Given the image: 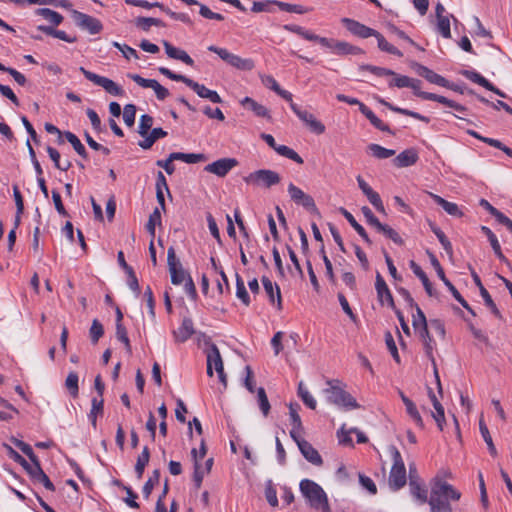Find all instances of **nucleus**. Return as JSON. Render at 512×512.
Instances as JSON below:
<instances>
[{"label":"nucleus","mask_w":512,"mask_h":512,"mask_svg":"<svg viewBox=\"0 0 512 512\" xmlns=\"http://www.w3.org/2000/svg\"><path fill=\"white\" fill-rule=\"evenodd\" d=\"M283 29L295 33L305 40L319 42L322 46L327 47L336 55H359L364 53L361 48L353 46L348 42L321 37L299 25L286 24L283 26Z\"/></svg>","instance_id":"nucleus-1"},{"label":"nucleus","mask_w":512,"mask_h":512,"mask_svg":"<svg viewBox=\"0 0 512 512\" xmlns=\"http://www.w3.org/2000/svg\"><path fill=\"white\" fill-rule=\"evenodd\" d=\"M461 492L448 482L436 477L431 488L428 504L430 512H452L449 501H458Z\"/></svg>","instance_id":"nucleus-2"},{"label":"nucleus","mask_w":512,"mask_h":512,"mask_svg":"<svg viewBox=\"0 0 512 512\" xmlns=\"http://www.w3.org/2000/svg\"><path fill=\"white\" fill-rule=\"evenodd\" d=\"M327 388L323 390L327 402L345 409H357L359 404L356 399L342 387V382L338 379H329L326 381Z\"/></svg>","instance_id":"nucleus-3"},{"label":"nucleus","mask_w":512,"mask_h":512,"mask_svg":"<svg viewBox=\"0 0 512 512\" xmlns=\"http://www.w3.org/2000/svg\"><path fill=\"white\" fill-rule=\"evenodd\" d=\"M299 487L312 508L322 512H331L327 495L319 484L310 479H303Z\"/></svg>","instance_id":"nucleus-4"},{"label":"nucleus","mask_w":512,"mask_h":512,"mask_svg":"<svg viewBox=\"0 0 512 512\" xmlns=\"http://www.w3.org/2000/svg\"><path fill=\"white\" fill-rule=\"evenodd\" d=\"M158 71L162 75L166 76L167 78H169L173 81H178V82H182V83L186 84L201 98L208 99L212 103H221L222 102L220 95L216 91L206 88L203 84H199L198 82H196L184 75L176 74L166 67H159Z\"/></svg>","instance_id":"nucleus-5"},{"label":"nucleus","mask_w":512,"mask_h":512,"mask_svg":"<svg viewBox=\"0 0 512 512\" xmlns=\"http://www.w3.org/2000/svg\"><path fill=\"white\" fill-rule=\"evenodd\" d=\"M407 482L406 468L400 452L397 449L393 451V465L389 475V485L393 490H399Z\"/></svg>","instance_id":"nucleus-6"},{"label":"nucleus","mask_w":512,"mask_h":512,"mask_svg":"<svg viewBox=\"0 0 512 512\" xmlns=\"http://www.w3.org/2000/svg\"><path fill=\"white\" fill-rule=\"evenodd\" d=\"M280 180V175L277 172L269 169H260L244 177V181L247 184L262 186L265 188H270L274 185H277L280 183Z\"/></svg>","instance_id":"nucleus-7"},{"label":"nucleus","mask_w":512,"mask_h":512,"mask_svg":"<svg viewBox=\"0 0 512 512\" xmlns=\"http://www.w3.org/2000/svg\"><path fill=\"white\" fill-rule=\"evenodd\" d=\"M167 264L171 275V282L174 285H180L191 277L182 267L181 262L177 259L175 249L173 246L169 247L167 251Z\"/></svg>","instance_id":"nucleus-8"},{"label":"nucleus","mask_w":512,"mask_h":512,"mask_svg":"<svg viewBox=\"0 0 512 512\" xmlns=\"http://www.w3.org/2000/svg\"><path fill=\"white\" fill-rule=\"evenodd\" d=\"M79 70L86 79L98 86L103 87L107 93L113 96H122L124 94L123 88L116 84L113 80L88 71L84 67H80Z\"/></svg>","instance_id":"nucleus-9"},{"label":"nucleus","mask_w":512,"mask_h":512,"mask_svg":"<svg viewBox=\"0 0 512 512\" xmlns=\"http://www.w3.org/2000/svg\"><path fill=\"white\" fill-rule=\"evenodd\" d=\"M288 194L293 202L297 205L303 206L306 210L311 213L319 214L318 208L316 207L315 201L312 196L306 194L299 187L290 183L288 185Z\"/></svg>","instance_id":"nucleus-10"},{"label":"nucleus","mask_w":512,"mask_h":512,"mask_svg":"<svg viewBox=\"0 0 512 512\" xmlns=\"http://www.w3.org/2000/svg\"><path fill=\"white\" fill-rule=\"evenodd\" d=\"M72 16L79 28L87 30L92 35L100 33L103 29L101 21L88 14L73 10Z\"/></svg>","instance_id":"nucleus-11"},{"label":"nucleus","mask_w":512,"mask_h":512,"mask_svg":"<svg viewBox=\"0 0 512 512\" xmlns=\"http://www.w3.org/2000/svg\"><path fill=\"white\" fill-rule=\"evenodd\" d=\"M237 165L238 161L235 158H221L206 165L204 170L218 177H225Z\"/></svg>","instance_id":"nucleus-12"},{"label":"nucleus","mask_w":512,"mask_h":512,"mask_svg":"<svg viewBox=\"0 0 512 512\" xmlns=\"http://www.w3.org/2000/svg\"><path fill=\"white\" fill-rule=\"evenodd\" d=\"M209 344V349L206 351V358H207V375L209 377L213 376V368L216 372H222L224 369L223 360L220 354V351L218 347L211 343L210 341L207 342Z\"/></svg>","instance_id":"nucleus-13"},{"label":"nucleus","mask_w":512,"mask_h":512,"mask_svg":"<svg viewBox=\"0 0 512 512\" xmlns=\"http://www.w3.org/2000/svg\"><path fill=\"white\" fill-rule=\"evenodd\" d=\"M293 440L296 442L300 452L308 462L316 466L322 465V457L320 456L319 452L308 441L302 439L300 435Z\"/></svg>","instance_id":"nucleus-14"},{"label":"nucleus","mask_w":512,"mask_h":512,"mask_svg":"<svg viewBox=\"0 0 512 512\" xmlns=\"http://www.w3.org/2000/svg\"><path fill=\"white\" fill-rule=\"evenodd\" d=\"M341 22L344 24L346 29L353 35L366 39L376 35V30L350 18H342Z\"/></svg>","instance_id":"nucleus-15"},{"label":"nucleus","mask_w":512,"mask_h":512,"mask_svg":"<svg viewBox=\"0 0 512 512\" xmlns=\"http://www.w3.org/2000/svg\"><path fill=\"white\" fill-rule=\"evenodd\" d=\"M357 182L359 188L361 189L363 194L368 198L369 202L375 207V209L378 212L385 214V207L383 205L380 195L376 191H374L361 176H357Z\"/></svg>","instance_id":"nucleus-16"},{"label":"nucleus","mask_w":512,"mask_h":512,"mask_svg":"<svg viewBox=\"0 0 512 512\" xmlns=\"http://www.w3.org/2000/svg\"><path fill=\"white\" fill-rule=\"evenodd\" d=\"M375 289L377 292V297H378L379 302L382 305L386 303L389 307L395 309L393 296H392L384 278L381 276V274L379 272H377V274H376Z\"/></svg>","instance_id":"nucleus-17"},{"label":"nucleus","mask_w":512,"mask_h":512,"mask_svg":"<svg viewBox=\"0 0 512 512\" xmlns=\"http://www.w3.org/2000/svg\"><path fill=\"white\" fill-rule=\"evenodd\" d=\"M428 255H429V258H430V262H431V265L434 267V269L436 270V273L438 275V277L443 281V283L445 284V286L449 289V291L452 293L453 297L457 300V301H461L462 300V296L461 294L459 293V291L455 288V286L450 282V280L445 276V273H444V270L440 264V262L438 261V259L436 258V256L431 253V252H428Z\"/></svg>","instance_id":"nucleus-18"},{"label":"nucleus","mask_w":512,"mask_h":512,"mask_svg":"<svg viewBox=\"0 0 512 512\" xmlns=\"http://www.w3.org/2000/svg\"><path fill=\"white\" fill-rule=\"evenodd\" d=\"M416 72L427 81L432 84L439 85L441 87H450V83L443 76L435 73L431 69L421 64H416Z\"/></svg>","instance_id":"nucleus-19"},{"label":"nucleus","mask_w":512,"mask_h":512,"mask_svg":"<svg viewBox=\"0 0 512 512\" xmlns=\"http://www.w3.org/2000/svg\"><path fill=\"white\" fill-rule=\"evenodd\" d=\"M399 395L401 397L402 402L405 405L406 413L409 415L411 420L419 427L420 429H424V421L415 405V403L409 399L402 391H399Z\"/></svg>","instance_id":"nucleus-20"},{"label":"nucleus","mask_w":512,"mask_h":512,"mask_svg":"<svg viewBox=\"0 0 512 512\" xmlns=\"http://www.w3.org/2000/svg\"><path fill=\"white\" fill-rule=\"evenodd\" d=\"M165 52L169 58L182 61L188 66H194V60L188 55V53L182 49L174 47L168 41H163Z\"/></svg>","instance_id":"nucleus-21"},{"label":"nucleus","mask_w":512,"mask_h":512,"mask_svg":"<svg viewBox=\"0 0 512 512\" xmlns=\"http://www.w3.org/2000/svg\"><path fill=\"white\" fill-rule=\"evenodd\" d=\"M195 333L193 321L191 318L185 317L182 320L181 326L173 331V336L176 342L183 343L187 341Z\"/></svg>","instance_id":"nucleus-22"},{"label":"nucleus","mask_w":512,"mask_h":512,"mask_svg":"<svg viewBox=\"0 0 512 512\" xmlns=\"http://www.w3.org/2000/svg\"><path fill=\"white\" fill-rule=\"evenodd\" d=\"M300 406L299 404L290 403L289 404V416L292 424V429L290 430V437L292 439H296L297 436L303 431V424L301 417L298 413Z\"/></svg>","instance_id":"nucleus-23"},{"label":"nucleus","mask_w":512,"mask_h":512,"mask_svg":"<svg viewBox=\"0 0 512 512\" xmlns=\"http://www.w3.org/2000/svg\"><path fill=\"white\" fill-rule=\"evenodd\" d=\"M262 284L264 287L265 292L267 293L269 300L272 304L275 303V298L277 299V308L280 310L282 309V297H281V291L277 284H274L268 277L263 276Z\"/></svg>","instance_id":"nucleus-24"},{"label":"nucleus","mask_w":512,"mask_h":512,"mask_svg":"<svg viewBox=\"0 0 512 512\" xmlns=\"http://www.w3.org/2000/svg\"><path fill=\"white\" fill-rule=\"evenodd\" d=\"M418 159L419 156L417 151L413 148H410L399 153L394 159V164L399 168L409 167L414 165Z\"/></svg>","instance_id":"nucleus-25"},{"label":"nucleus","mask_w":512,"mask_h":512,"mask_svg":"<svg viewBox=\"0 0 512 512\" xmlns=\"http://www.w3.org/2000/svg\"><path fill=\"white\" fill-rule=\"evenodd\" d=\"M378 102L380 104L384 105L385 107H387L388 109H390L393 112H396V113H399V114H402V115H405V116H409V117L415 118V119L420 120V121L425 122V123H429V121H430V119L428 117H426L424 115H421L418 112H414L412 110H408V109H404V108H400V107L394 106L393 104L387 102L384 99H378Z\"/></svg>","instance_id":"nucleus-26"},{"label":"nucleus","mask_w":512,"mask_h":512,"mask_svg":"<svg viewBox=\"0 0 512 512\" xmlns=\"http://www.w3.org/2000/svg\"><path fill=\"white\" fill-rule=\"evenodd\" d=\"M241 105L244 108L252 111L258 117L270 118L269 110L265 106L259 104L258 102H256L254 99H252L250 97H245L241 101Z\"/></svg>","instance_id":"nucleus-27"},{"label":"nucleus","mask_w":512,"mask_h":512,"mask_svg":"<svg viewBox=\"0 0 512 512\" xmlns=\"http://www.w3.org/2000/svg\"><path fill=\"white\" fill-rule=\"evenodd\" d=\"M409 489L411 495L419 501L420 504L428 503L427 490L421 485L420 481L411 479L409 481Z\"/></svg>","instance_id":"nucleus-28"},{"label":"nucleus","mask_w":512,"mask_h":512,"mask_svg":"<svg viewBox=\"0 0 512 512\" xmlns=\"http://www.w3.org/2000/svg\"><path fill=\"white\" fill-rule=\"evenodd\" d=\"M341 214L345 217V219L349 222V224L355 229V231L362 237V239L368 244L371 245L372 241L366 233L365 229L356 221L354 216L347 211L345 208H340Z\"/></svg>","instance_id":"nucleus-29"},{"label":"nucleus","mask_w":512,"mask_h":512,"mask_svg":"<svg viewBox=\"0 0 512 512\" xmlns=\"http://www.w3.org/2000/svg\"><path fill=\"white\" fill-rule=\"evenodd\" d=\"M410 268L412 269L413 273L421 280L427 294L429 296H433L434 291L432 284L422 268L413 260L410 261Z\"/></svg>","instance_id":"nucleus-30"},{"label":"nucleus","mask_w":512,"mask_h":512,"mask_svg":"<svg viewBox=\"0 0 512 512\" xmlns=\"http://www.w3.org/2000/svg\"><path fill=\"white\" fill-rule=\"evenodd\" d=\"M429 195L449 215H452V216H461L462 215L457 204L449 202V201L445 200L444 198L440 197L439 195H436L431 192L429 193Z\"/></svg>","instance_id":"nucleus-31"},{"label":"nucleus","mask_w":512,"mask_h":512,"mask_svg":"<svg viewBox=\"0 0 512 512\" xmlns=\"http://www.w3.org/2000/svg\"><path fill=\"white\" fill-rule=\"evenodd\" d=\"M228 64L236 69L243 71H250L255 67L254 61L252 59L242 58L233 53Z\"/></svg>","instance_id":"nucleus-32"},{"label":"nucleus","mask_w":512,"mask_h":512,"mask_svg":"<svg viewBox=\"0 0 512 512\" xmlns=\"http://www.w3.org/2000/svg\"><path fill=\"white\" fill-rule=\"evenodd\" d=\"M481 230L487 236V238H488V240L490 242V245H491L495 255L501 261H506V257L503 255V253L501 251V246L499 244V241H498L496 235L493 233V231L490 228L486 227V226H482Z\"/></svg>","instance_id":"nucleus-33"},{"label":"nucleus","mask_w":512,"mask_h":512,"mask_svg":"<svg viewBox=\"0 0 512 512\" xmlns=\"http://www.w3.org/2000/svg\"><path fill=\"white\" fill-rule=\"evenodd\" d=\"M171 158L175 160H181L189 164H194L206 160L205 154L202 153L173 152L171 153Z\"/></svg>","instance_id":"nucleus-34"},{"label":"nucleus","mask_w":512,"mask_h":512,"mask_svg":"<svg viewBox=\"0 0 512 512\" xmlns=\"http://www.w3.org/2000/svg\"><path fill=\"white\" fill-rule=\"evenodd\" d=\"M373 37L376 38L377 43H378V48L381 51L387 52V53L392 54V55H396L398 57H402L403 56L402 52L399 49H397L395 46L390 44L385 39V37L381 33H379L378 31H376V35H374Z\"/></svg>","instance_id":"nucleus-35"},{"label":"nucleus","mask_w":512,"mask_h":512,"mask_svg":"<svg viewBox=\"0 0 512 512\" xmlns=\"http://www.w3.org/2000/svg\"><path fill=\"white\" fill-rule=\"evenodd\" d=\"M91 406L92 407H91V410H90V413H89L88 417H89L93 427L96 428L97 416L103 414V409H104V400H103V398L94 397L92 399V401H91Z\"/></svg>","instance_id":"nucleus-36"},{"label":"nucleus","mask_w":512,"mask_h":512,"mask_svg":"<svg viewBox=\"0 0 512 512\" xmlns=\"http://www.w3.org/2000/svg\"><path fill=\"white\" fill-rule=\"evenodd\" d=\"M429 225H430V228H431L432 232L436 235V237L438 238L439 242L441 243L443 249L446 251V253L449 256H452L453 255L452 244L448 240V238L446 237L444 232L439 227H437L434 223H432V222H430Z\"/></svg>","instance_id":"nucleus-37"},{"label":"nucleus","mask_w":512,"mask_h":512,"mask_svg":"<svg viewBox=\"0 0 512 512\" xmlns=\"http://www.w3.org/2000/svg\"><path fill=\"white\" fill-rule=\"evenodd\" d=\"M36 13L55 26H58L63 21V16L60 13L49 8H39L36 10Z\"/></svg>","instance_id":"nucleus-38"},{"label":"nucleus","mask_w":512,"mask_h":512,"mask_svg":"<svg viewBox=\"0 0 512 512\" xmlns=\"http://www.w3.org/2000/svg\"><path fill=\"white\" fill-rule=\"evenodd\" d=\"M367 149L371 155L377 159H387L395 155V150L387 149L379 144H369Z\"/></svg>","instance_id":"nucleus-39"},{"label":"nucleus","mask_w":512,"mask_h":512,"mask_svg":"<svg viewBox=\"0 0 512 512\" xmlns=\"http://www.w3.org/2000/svg\"><path fill=\"white\" fill-rule=\"evenodd\" d=\"M150 459V451L147 446H145L142 450V453L138 456L136 465H135V472L137 474V478L141 479L144 473V469L146 465L148 464Z\"/></svg>","instance_id":"nucleus-40"},{"label":"nucleus","mask_w":512,"mask_h":512,"mask_svg":"<svg viewBox=\"0 0 512 512\" xmlns=\"http://www.w3.org/2000/svg\"><path fill=\"white\" fill-rule=\"evenodd\" d=\"M479 429H480V433L484 439V441L486 442L487 446H488V449H489V452L490 454L493 456V457H496L497 456V449L493 443V440H492V437L490 435V432L488 430V427L486 426L484 420L481 418L480 421H479Z\"/></svg>","instance_id":"nucleus-41"},{"label":"nucleus","mask_w":512,"mask_h":512,"mask_svg":"<svg viewBox=\"0 0 512 512\" xmlns=\"http://www.w3.org/2000/svg\"><path fill=\"white\" fill-rule=\"evenodd\" d=\"M415 308H416V315H413V321H412L413 327L415 328V330L422 329V332L425 335H427L428 323H427L425 314L417 304H415Z\"/></svg>","instance_id":"nucleus-42"},{"label":"nucleus","mask_w":512,"mask_h":512,"mask_svg":"<svg viewBox=\"0 0 512 512\" xmlns=\"http://www.w3.org/2000/svg\"><path fill=\"white\" fill-rule=\"evenodd\" d=\"M66 140L73 146L74 150L84 159L87 158V152L84 145L79 138L72 132L66 131L64 133Z\"/></svg>","instance_id":"nucleus-43"},{"label":"nucleus","mask_w":512,"mask_h":512,"mask_svg":"<svg viewBox=\"0 0 512 512\" xmlns=\"http://www.w3.org/2000/svg\"><path fill=\"white\" fill-rule=\"evenodd\" d=\"M236 296L245 306L250 305V297L246 290L245 283L239 274H236Z\"/></svg>","instance_id":"nucleus-44"},{"label":"nucleus","mask_w":512,"mask_h":512,"mask_svg":"<svg viewBox=\"0 0 512 512\" xmlns=\"http://www.w3.org/2000/svg\"><path fill=\"white\" fill-rule=\"evenodd\" d=\"M463 75L470 81L477 83L487 90L493 88V84L491 82H489L485 77L475 71L466 70L463 72Z\"/></svg>","instance_id":"nucleus-45"},{"label":"nucleus","mask_w":512,"mask_h":512,"mask_svg":"<svg viewBox=\"0 0 512 512\" xmlns=\"http://www.w3.org/2000/svg\"><path fill=\"white\" fill-rule=\"evenodd\" d=\"M136 26L141 28L144 31H148L151 26H159L164 27L165 24L162 20L158 18H152V17H138L136 19Z\"/></svg>","instance_id":"nucleus-46"},{"label":"nucleus","mask_w":512,"mask_h":512,"mask_svg":"<svg viewBox=\"0 0 512 512\" xmlns=\"http://www.w3.org/2000/svg\"><path fill=\"white\" fill-rule=\"evenodd\" d=\"M298 396L301 398L303 403L310 409H316L317 403L314 397L309 393V391L304 387L303 382H300L298 385Z\"/></svg>","instance_id":"nucleus-47"},{"label":"nucleus","mask_w":512,"mask_h":512,"mask_svg":"<svg viewBox=\"0 0 512 512\" xmlns=\"http://www.w3.org/2000/svg\"><path fill=\"white\" fill-rule=\"evenodd\" d=\"M79 377L76 372H70L65 380V387L72 397H77L79 393Z\"/></svg>","instance_id":"nucleus-48"},{"label":"nucleus","mask_w":512,"mask_h":512,"mask_svg":"<svg viewBox=\"0 0 512 512\" xmlns=\"http://www.w3.org/2000/svg\"><path fill=\"white\" fill-rule=\"evenodd\" d=\"M276 152L279 155L286 157L290 160H293L298 164H303L304 162L302 157L297 152H295L293 149L286 145H279L276 149Z\"/></svg>","instance_id":"nucleus-49"},{"label":"nucleus","mask_w":512,"mask_h":512,"mask_svg":"<svg viewBox=\"0 0 512 512\" xmlns=\"http://www.w3.org/2000/svg\"><path fill=\"white\" fill-rule=\"evenodd\" d=\"M257 399H258V405L262 412V414L266 417L271 409L266 391L263 387H259L257 389Z\"/></svg>","instance_id":"nucleus-50"},{"label":"nucleus","mask_w":512,"mask_h":512,"mask_svg":"<svg viewBox=\"0 0 512 512\" xmlns=\"http://www.w3.org/2000/svg\"><path fill=\"white\" fill-rule=\"evenodd\" d=\"M160 480V471L158 469H155L152 473V475L149 477V479L145 482L143 486V495L146 499L149 498L153 488L155 485L159 483Z\"/></svg>","instance_id":"nucleus-51"},{"label":"nucleus","mask_w":512,"mask_h":512,"mask_svg":"<svg viewBox=\"0 0 512 512\" xmlns=\"http://www.w3.org/2000/svg\"><path fill=\"white\" fill-rule=\"evenodd\" d=\"M191 453H192V456H193V458H194V474H193V480H194V482H195V486H196V488H200V487H201V484H202V481H203L204 472L201 470L200 464H199V462H198V453H197V450L194 448V449H192Z\"/></svg>","instance_id":"nucleus-52"},{"label":"nucleus","mask_w":512,"mask_h":512,"mask_svg":"<svg viewBox=\"0 0 512 512\" xmlns=\"http://www.w3.org/2000/svg\"><path fill=\"white\" fill-rule=\"evenodd\" d=\"M480 206L483 207L485 210H487L492 216L496 218V220L500 224H504L508 217L504 215L502 212H500L498 209H496L494 206H492L487 200L481 199L480 200Z\"/></svg>","instance_id":"nucleus-53"},{"label":"nucleus","mask_w":512,"mask_h":512,"mask_svg":"<svg viewBox=\"0 0 512 512\" xmlns=\"http://www.w3.org/2000/svg\"><path fill=\"white\" fill-rule=\"evenodd\" d=\"M90 338L93 344H96L104 334V328L98 319L92 321V325L89 330Z\"/></svg>","instance_id":"nucleus-54"},{"label":"nucleus","mask_w":512,"mask_h":512,"mask_svg":"<svg viewBox=\"0 0 512 512\" xmlns=\"http://www.w3.org/2000/svg\"><path fill=\"white\" fill-rule=\"evenodd\" d=\"M157 223H161V213L159 208L154 209V211L150 214L149 220L146 224V229L150 233L152 238L155 237V226Z\"/></svg>","instance_id":"nucleus-55"},{"label":"nucleus","mask_w":512,"mask_h":512,"mask_svg":"<svg viewBox=\"0 0 512 512\" xmlns=\"http://www.w3.org/2000/svg\"><path fill=\"white\" fill-rule=\"evenodd\" d=\"M275 5L278 6L280 10L289 13L304 14L308 12L307 8H304L303 6L297 4H290L276 0Z\"/></svg>","instance_id":"nucleus-56"},{"label":"nucleus","mask_w":512,"mask_h":512,"mask_svg":"<svg viewBox=\"0 0 512 512\" xmlns=\"http://www.w3.org/2000/svg\"><path fill=\"white\" fill-rule=\"evenodd\" d=\"M419 332V335L421 337V339L423 340L424 342V347H425V353L426 355L432 360V362L434 363V356H433V350H434V345H433V339L432 337L430 336V333H429V329L427 328V335H425L423 332H422V329H419L417 330Z\"/></svg>","instance_id":"nucleus-57"},{"label":"nucleus","mask_w":512,"mask_h":512,"mask_svg":"<svg viewBox=\"0 0 512 512\" xmlns=\"http://www.w3.org/2000/svg\"><path fill=\"white\" fill-rule=\"evenodd\" d=\"M152 125H153V117L148 115V114L142 115L140 117V122H139V126H138V133L142 137L147 136L148 133H149V130L152 128Z\"/></svg>","instance_id":"nucleus-58"},{"label":"nucleus","mask_w":512,"mask_h":512,"mask_svg":"<svg viewBox=\"0 0 512 512\" xmlns=\"http://www.w3.org/2000/svg\"><path fill=\"white\" fill-rule=\"evenodd\" d=\"M116 337L119 341H121L126 348L128 354L132 353V348L130 344V340L128 338L127 330L123 324L116 325Z\"/></svg>","instance_id":"nucleus-59"},{"label":"nucleus","mask_w":512,"mask_h":512,"mask_svg":"<svg viewBox=\"0 0 512 512\" xmlns=\"http://www.w3.org/2000/svg\"><path fill=\"white\" fill-rule=\"evenodd\" d=\"M437 30L444 38H451L450 20L448 16L437 18Z\"/></svg>","instance_id":"nucleus-60"},{"label":"nucleus","mask_w":512,"mask_h":512,"mask_svg":"<svg viewBox=\"0 0 512 512\" xmlns=\"http://www.w3.org/2000/svg\"><path fill=\"white\" fill-rule=\"evenodd\" d=\"M136 116V106L134 104H127L123 111V120L129 127L134 125Z\"/></svg>","instance_id":"nucleus-61"},{"label":"nucleus","mask_w":512,"mask_h":512,"mask_svg":"<svg viewBox=\"0 0 512 512\" xmlns=\"http://www.w3.org/2000/svg\"><path fill=\"white\" fill-rule=\"evenodd\" d=\"M480 294L485 302V305L490 308L491 312L497 316L501 317L500 311L497 308L496 304L494 303L493 299L491 298L489 292L486 288H482V291H480Z\"/></svg>","instance_id":"nucleus-62"},{"label":"nucleus","mask_w":512,"mask_h":512,"mask_svg":"<svg viewBox=\"0 0 512 512\" xmlns=\"http://www.w3.org/2000/svg\"><path fill=\"white\" fill-rule=\"evenodd\" d=\"M276 0H266V1H255L252 4L251 10L254 13L259 12H271L270 7L275 5Z\"/></svg>","instance_id":"nucleus-63"},{"label":"nucleus","mask_w":512,"mask_h":512,"mask_svg":"<svg viewBox=\"0 0 512 512\" xmlns=\"http://www.w3.org/2000/svg\"><path fill=\"white\" fill-rule=\"evenodd\" d=\"M394 78L390 81L389 83V86L390 87H398V88H404V87H408L409 85H411V78L408 77V76H405V75H399V74H396L393 75Z\"/></svg>","instance_id":"nucleus-64"}]
</instances>
